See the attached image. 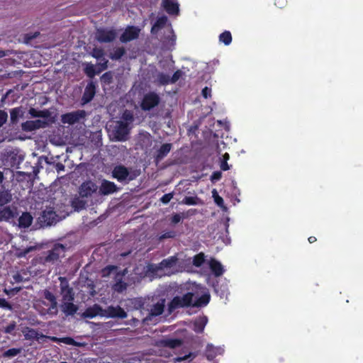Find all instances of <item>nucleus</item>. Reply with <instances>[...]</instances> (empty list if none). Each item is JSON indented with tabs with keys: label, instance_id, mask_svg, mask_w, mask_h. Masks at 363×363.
Wrapping results in <instances>:
<instances>
[{
	"label": "nucleus",
	"instance_id": "30",
	"mask_svg": "<svg viewBox=\"0 0 363 363\" xmlns=\"http://www.w3.org/2000/svg\"><path fill=\"white\" fill-rule=\"evenodd\" d=\"M209 267L211 272L216 277H220L224 272V269L222 264H220V262L216 259L211 260Z\"/></svg>",
	"mask_w": 363,
	"mask_h": 363
},
{
	"label": "nucleus",
	"instance_id": "3",
	"mask_svg": "<svg viewBox=\"0 0 363 363\" xmlns=\"http://www.w3.org/2000/svg\"><path fill=\"white\" fill-rule=\"evenodd\" d=\"M138 174L130 172L129 169L123 164H118L114 167L112 170V177L119 182H125L128 184L129 182L134 180Z\"/></svg>",
	"mask_w": 363,
	"mask_h": 363
},
{
	"label": "nucleus",
	"instance_id": "23",
	"mask_svg": "<svg viewBox=\"0 0 363 363\" xmlns=\"http://www.w3.org/2000/svg\"><path fill=\"white\" fill-rule=\"evenodd\" d=\"M162 6L170 15H175L179 13V5L174 3L173 0H162Z\"/></svg>",
	"mask_w": 363,
	"mask_h": 363
},
{
	"label": "nucleus",
	"instance_id": "2",
	"mask_svg": "<svg viewBox=\"0 0 363 363\" xmlns=\"http://www.w3.org/2000/svg\"><path fill=\"white\" fill-rule=\"evenodd\" d=\"M194 297V294L193 292H187L182 296H174L167 305L168 313L172 314L179 308L191 307Z\"/></svg>",
	"mask_w": 363,
	"mask_h": 363
},
{
	"label": "nucleus",
	"instance_id": "33",
	"mask_svg": "<svg viewBox=\"0 0 363 363\" xmlns=\"http://www.w3.org/2000/svg\"><path fill=\"white\" fill-rule=\"evenodd\" d=\"M210 295L208 294H204L199 297L196 300L192 301L191 307H203L206 306L210 301Z\"/></svg>",
	"mask_w": 363,
	"mask_h": 363
},
{
	"label": "nucleus",
	"instance_id": "24",
	"mask_svg": "<svg viewBox=\"0 0 363 363\" xmlns=\"http://www.w3.org/2000/svg\"><path fill=\"white\" fill-rule=\"evenodd\" d=\"M12 279L13 280L12 283H21L29 281L30 276L28 271L23 269L14 273L12 275Z\"/></svg>",
	"mask_w": 363,
	"mask_h": 363
},
{
	"label": "nucleus",
	"instance_id": "11",
	"mask_svg": "<svg viewBox=\"0 0 363 363\" xmlns=\"http://www.w3.org/2000/svg\"><path fill=\"white\" fill-rule=\"evenodd\" d=\"M48 125V123L45 121L37 119L35 121H26L22 123L21 128L26 132H32L40 128H46Z\"/></svg>",
	"mask_w": 363,
	"mask_h": 363
},
{
	"label": "nucleus",
	"instance_id": "25",
	"mask_svg": "<svg viewBox=\"0 0 363 363\" xmlns=\"http://www.w3.org/2000/svg\"><path fill=\"white\" fill-rule=\"evenodd\" d=\"M172 149L171 143H164L161 145V147L157 150L155 155V160L157 162L161 161L164 157H165L168 153L170 152Z\"/></svg>",
	"mask_w": 363,
	"mask_h": 363
},
{
	"label": "nucleus",
	"instance_id": "19",
	"mask_svg": "<svg viewBox=\"0 0 363 363\" xmlns=\"http://www.w3.org/2000/svg\"><path fill=\"white\" fill-rule=\"evenodd\" d=\"M183 341L177 338H164L160 340V345L162 347L175 349L182 346Z\"/></svg>",
	"mask_w": 363,
	"mask_h": 363
},
{
	"label": "nucleus",
	"instance_id": "26",
	"mask_svg": "<svg viewBox=\"0 0 363 363\" xmlns=\"http://www.w3.org/2000/svg\"><path fill=\"white\" fill-rule=\"evenodd\" d=\"M26 339H36L38 340L40 339H51L52 340L56 342L57 341V338L55 337H49L43 334H40L38 332L33 328L28 330V333L25 335Z\"/></svg>",
	"mask_w": 363,
	"mask_h": 363
},
{
	"label": "nucleus",
	"instance_id": "17",
	"mask_svg": "<svg viewBox=\"0 0 363 363\" xmlns=\"http://www.w3.org/2000/svg\"><path fill=\"white\" fill-rule=\"evenodd\" d=\"M119 188L114 182L104 179L99 187V194L106 196L117 192Z\"/></svg>",
	"mask_w": 363,
	"mask_h": 363
},
{
	"label": "nucleus",
	"instance_id": "36",
	"mask_svg": "<svg viewBox=\"0 0 363 363\" xmlns=\"http://www.w3.org/2000/svg\"><path fill=\"white\" fill-rule=\"evenodd\" d=\"M55 213L52 211H43L41 216V221L47 225H52L55 219Z\"/></svg>",
	"mask_w": 363,
	"mask_h": 363
},
{
	"label": "nucleus",
	"instance_id": "13",
	"mask_svg": "<svg viewBox=\"0 0 363 363\" xmlns=\"http://www.w3.org/2000/svg\"><path fill=\"white\" fill-rule=\"evenodd\" d=\"M96 85L94 82H90L86 86L81 99L82 106L91 102L96 94Z\"/></svg>",
	"mask_w": 363,
	"mask_h": 363
},
{
	"label": "nucleus",
	"instance_id": "37",
	"mask_svg": "<svg viewBox=\"0 0 363 363\" xmlns=\"http://www.w3.org/2000/svg\"><path fill=\"white\" fill-rule=\"evenodd\" d=\"M219 40L225 45H230L232 42V35L230 32L225 30L220 33L219 35Z\"/></svg>",
	"mask_w": 363,
	"mask_h": 363
},
{
	"label": "nucleus",
	"instance_id": "31",
	"mask_svg": "<svg viewBox=\"0 0 363 363\" xmlns=\"http://www.w3.org/2000/svg\"><path fill=\"white\" fill-rule=\"evenodd\" d=\"M28 113L34 118H48L51 116V113L48 109L37 110L34 108H30Z\"/></svg>",
	"mask_w": 363,
	"mask_h": 363
},
{
	"label": "nucleus",
	"instance_id": "6",
	"mask_svg": "<svg viewBox=\"0 0 363 363\" xmlns=\"http://www.w3.org/2000/svg\"><path fill=\"white\" fill-rule=\"evenodd\" d=\"M178 261L177 255L170 256L162 259L159 264L152 265L150 270L155 273L164 269H170L177 265Z\"/></svg>",
	"mask_w": 363,
	"mask_h": 363
},
{
	"label": "nucleus",
	"instance_id": "57",
	"mask_svg": "<svg viewBox=\"0 0 363 363\" xmlns=\"http://www.w3.org/2000/svg\"><path fill=\"white\" fill-rule=\"evenodd\" d=\"M201 95L205 99L210 98L211 96V89L208 86H205L202 89Z\"/></svg>",
	"mask_w": 363,
	"mask_h": 363
},
{
	"label": "nucleus",
	"instance_id": "42",
	"mask_svg": "<svg viewBox=\"0 0 363 363\" xmlns=\"http://www.w3.org/2000/svg\"><path fill=\"white\" fill-rule=\"evenodd\" d=\"M121 121H124L128 124L132 123L134 120L133 115L130 111L125 110L121 116Z\"/></svg>",
	"mask_w": 363,
	"mask_h": 363
},
{
	"label": "nucleus",
	"instance_id": "51",
	"mask_svg": "<svg viewBox=\"0 0 363 363\" xmlns=\"http://www.w3.org/2000/svg\"><path fill=\"white\" fill-rule=\"evenodd\" d=\"M175 236H176V232L174 230H170V231H167V232L162 233L160 236L159 239H160V240H162L167 239V238H174Z\"/></svg>",
	"mask_w": 363,
	"mask_h": 363
},
{
	"label": "nucleus",
	"instance_id": "55",
	"mask_svg": "<svg viewBox=\"0 0 363 363\" xmlns=\"http://www.w3.org/2000/svg\"><path fill=\"white\" fill-rule=\"evenodd\" d=\"M8 114L4 110H0V128L7 121Z\"/></svg>",
	"mask_w": 363,
	"mask_h": 363
},
{
	"label": "nucleus",
	"instance_id": "34",
	"mask_svg": "<svg viewBox=\"0 0 363 363\" xmlns=\"http://www.w3.org/2000/svg\"><path fill=\"white\" fill-rule=\"evenodd\" d=\"M126 52L123 47L116 48L109 55V57L113 60H119Z\"/></svg>",
	"mask_w": 363,
	"mask_h": 363
},
{
	"label": "nucleus",
	"instance_id": "20",
	"mask_svg": "<svg viewBox=\"0 0 363 363\" xmlns=\"http://www.w3.org/2000/svg\"><path fill=\"white\" fill-rule=\"evenodd\" d=\"M208 323L206 316H199L195 319L193 323V330L196 333H201L203 332L204 328Z\"/></svg>",
	"mask_w": 363,
	"mask_h": 363
},
{
	"label": "nucleus",
	"instance_id": "5",
	"mask_svg": "<svg viewBox=\"0 0 363 363\" xmlns=\"http://www.w3.org/2000/svg\"><path fill=\"white\" fill-rule=\"evenodd\" d=\"M160 101V98L157 94L151 91L146 94L142 100L140 106L143 111H150L157 106Z\"/></svg>",
	"mask_w": 363,
	"mask_h": 363
},
{
	"label": "nucleus",
	"instance_id": "22",
	"mask_svg": "<svg viewBox=\"0 0 363 363\" xmlns=\"http://www.w3.org/2000/svg\"><path fill=\"white\" fill-rule=\"evenodd\" d=\"M12 201V194L9 189H6L4 186L0 188V207H3Z\"/></svg>",
	"mask_w": 363,
	"mask_h": 363
},
{
	"label": "nucleus",
	"instance_id": "7",
	"mask_svg": "<svg viewBox=\"0 0 363 363\" xmlns=\"http://www.w3.org/2000/svg\"><path fill=\"white\" fill-rule=\"evenodd\" d=\"M117 36L116 31L113 29L100 28L96 34V39L101 43L113 42Z\"/></svg>",
	"mask_w": 363,
	"mask_h": 363
},
{
	"label": "nucleus",
	"instance_id": "60",
	"mask_svg": "<svg viewBox=\"0 0 363 363\" xmlns=\"http://www.w3.org/2000/svg\"><path fill=\"white\" fill-rule=\"evenodd\" d=\"M221 178V172L216 171L214 172L211 175V180L212 181H218Z\"/></svg>",
	"mask_w": 363,
	"mask_h": 363
},
{
	"label": "nucleus",
	"instance_id": "59",
	"mask_svg": "<svg viewBox=\"0 0 363 363\" xmlns=\"http://www.w3.org/2000/svg\"><path fill=\"white\" fill-rule=\"evenodd\" d=\"M182 220V216H180V214L179 213H175L174 215L172 216V218H171V223L172 224H177L179 223Z\"/></svg>",
	"mask_w": 363,
	"mask_h": 363
},
{
	"label": "nucleus",
	"instance_id": "54",
	"mask_svg": "<svg viewBox=\"0 0 363 363\" xmlns=\"http://www.w3.org/2000/svg\"><path fill=\"white\" fill-rule=\"evenodd\" d=\"M182 72L181 70L178 69L176 72H174L172 77H170L171 84H174L175 82H177L182 77Z\"/></svg>",
	"mask_w": 363,
	"mask_h": 363
},
{
	"label": "nucleus",
	"instance_id": "14",
	"mask_svg": "<svg viewBox=\"0 0 363 363\" xmlns=\"http://www.w3.org/2000/svg\"><path fill=\"white\" fill-rule=\"evenodd\" d=\"M104 316L108 318H125L127 317V313L121 306H110L104 310Z\"/></svg>",
	"mask_w": 363,
	"mask_h": 363
},
{
	"label": "nucleus",
	"instance_id": "50",
	"mask_svg": "<svg viewBox=\"0 0 363 363\" xmlns=\"http://www.w3.org/2000/svg\"><path fill=\"white\" fill-rule=\"evenodd\" d=\"M0 308L9 311L13 310L12 305L3 298H0Z\"/></svg>",
	"mask_w": 363,
	"mask_h": 363
},
{
	"label": "nucleus",
	"instance_id": "41",
	"mask_svg": "<svg viewBox=\"0 0 363 363\" xmlns=\"http://www.w3.org/2000/svg\"><path fill=\"white\" fill-rule=\"evenodd\" d=\"M133 308L135 310H141L144 308L145 303L141 298H133L130 301Z\"/></svg>",
	"mask_w": 363,
	"mask_h": 363
},
{
	"label": "nucleus",
	"instance_id": "56",
	"mask_svg": "<svg viewBox=\"0 0 363 363\" xmlns=\"http://www.w3.org/2000/svg\"><path fill=\"white\" fill-rule=\"evenodd\" d=\"M21 289H22L21 287H15V288L11 289H4V292L6 295H14V294L18 293L21 290Z\"/></svg>",
	"mask_w": 363,
	"mask_h": 363
},
{
	"label": "nucleus",
	"instance_id": "18",
	"mask_svg": "<svg viewBox=\"0 0 363 363\" xmlns=\"http://www.w3.org/2000/svg\"><path fill=\"white\" fill-rule=\"evenodd\" d=\"M60 307L66 316L74 315L78 310V306L69 301H62Z\"/></svg>",
	"mask_w": 363,
	"mask_h": 363
},
{
	"label": "nucleus",
	"instance_id": "62",
	"mask_svg": "<svg viewBox=\"0 0 363 363\" xmlns=\"http://www.w3.org/2000/svg\"><path fill=\"white\" fill-rule=\"evenodd\" d=\"M220 169L223 171H227L230 169V167L226 161H222L220 164Z\"/></svg>",
	"mask_w": 363,
	"mask_h": 363
},
{
	"label": "nucleus",
	"instance_id": "49",
	"mask_svg": "<svg viewBox=\"0 0 363 363\" xmlns=\"http://www.w3.org/2000/svg\"><path fill=\"white\" fill-rule=\"evenodd\" d=\"M16 328V323L15 321L11 322L9 325L4 328V333L6 334H11Z\"/></svg>",
	"mask_w": 363,
	"mask_h": 363
},
{
	"label": "nucleus",
	"instance_id": "35",
	"mask_svg": "<svg viewBox=\"0 0 363 363\" xmlns=\"http://www.w3.org/2000/svg\"><path fill=\"white\" fill-rule=\"evenodd\" d=\"M85 74L89 78H94V76L101 72V70H96L93 64L87 63L84 69Z\"/></svg>",
	"mask_w": 363,
	"mask_h": 363
},
{
	"label": "nucleus",
	"instance_id": "52",
	"mask_svg": "<svg viewBox=\"0 0 363 363\" xmlns=\"http://www.w3.org/2000/svg\"><path fill=\"white\" fill-rule=\"evenodd\" d=\"M173 196H174V194L172 192L165 194L161 197L160 201L164 204H167L171 201V199L173 198Z\"/></svg>",
	"mask_w": 363,
	"mask_h": 363
},
{
	"label": "nucleus",
	"instance_id": "61",
	"mask_svg": "<svg viewBox=\"0 0 363 363\" xmlns=\"http://www.w3.org/2000/svg\"><path fill=\"white\" fill-rule=\"evenodd\" d=\"M116 269H117V267L116 266H115V265H108L107 267H105V269L104 270V271H107L108 274H110L113 271L116 270Z\"/></svg>",
	"mask_w": 363,
	"mask_h": 363
},
{
	"label": "nucleus",
	"instance_id": "53",
	"mask_svg": "<svg viewBox=\"0 0 363 363\" xmlns=\"http://www.w3.org/2000/svg\"><path fill=\"white\" fill-rule=\"evenodd\" d=\"M104 50L101 48H94L92 51V57H94L96 59H100L104 55Z\"/></svg>",
	"mask_w": 363,
	"mask_h": 363
},
{
	"label": "nucleus",
	"instance_id": "48",
	"mask_svg": "<svg viewBox=\"0 0 363 363\" xmlns=\"http://www.w3.org/2000/svg\"><path fill=\"white\" fill-rule=\"evenodd\" d=\"M113 79V74L111 72H105L101 77V80L103 83L109 84Z\"/></svg>",
	"mask_w": 363,
	"mask_h": 363
},
{
	"label": "nucleus",
	"instance_id": "15",
	"mask_svg": "<svg viewBox=\"0 0 363 363\" xmlns=\"http://www.w3.org/2000/svg\"><path fill=\"white\" fill-rule=\"evenodd\" d=\"M17 208L16 206H3L0 207V222L9 221L10 219L17 216Z\"/></svg>",
	"mask_w": 363,
	"mask_h": 363
},
{
	"label": "nucleus",
	"instance_id": "4",
	"mask_svg": "<svg viewBox=\"0 0 363 363\" xmlns=\"http://www.w3.org/2000/svg\"><path fill=\"white\" fill-rule=\"evenodd\" d=\"M86 112L84 110H77L64 113L61 116V121L64 124L74 125L84 120Z\"/></svg>",
	"mask_w": 363,
	"mask_h": 363
},
{
	"label": "nucleus",
	"instance_id": "38",
	"mask_svg": "<svg viewBox=\"0 0 363 363\" xmlns=\"http://www.w3.org/2000/svg\"><path fill=\"white\" fill-rule=\"evenodd\" d=\"M157 80L161 85H167L171 84L170 77L164 73L160 72L157 76Z\"/></svg>",
	"mask_w": 363,
	"mask_h": 363
},
{
	"label": "nucleus",
	"instance_id": "63",
	"mask_svg": "<svg viewBox=\"0 0 363 363\" xmlns=\"http://www.w3.org/2000/svg\"><path fill=\"white\" fill-rule=\"evenodd\" d=\"M194 357H195V354H194L193 353L190 352L189 354L185 355L183 357L178 358V361L186 360V359H188L189 358L193 359Z\"/></svg>",
	"mask_w": 363,
	"mask_h": 363
},
{
	"label": "nucleus",
	"instance_id": "21",
	"mask_svg": "<svg viewBox=\"0 0 363 363\" xmlns=\"http://www.w3.org/2000/svg\"><path fill=\"white\" fill-rule=\"evenodd\" d=\"M104 310L98 304H94L93 306L86 309L84 316L89 318H93L99 315L104 316Z\"/></svg>",
	"mask_w": 363,
	"mask_h": 363
},
{
	"label": "nucleus",
	"instance_id": "28",
	"mask_svg": "<svg viewBox=\"0 0 363 363\" xmlns=\"http://www.w3.org/2000/svg\"><path fill=\"white\" fill-rule=\"evenodd\" d=\"M24 112L21 106L16 107L10 110V120L12 124L18 123L19 118L23 117Z\"/></svg>",
	"mask_w": 363,
	"mask_h": 363
},
{
	"label": "nucleus",
	"instance_id": "8",
	"mask_svg": "<svg viewBox=\"0 0 363 363\" xmlns=\"http://www.w3.org/2000/svg\"><path fill=\"white\" fill-rule=\"evenodd\" d=\"M60 293L62 296V301H73L74 299L73 289L69 286L65 277H60Z\"/></svg>",
	"mask_w": 363,
	"mask_h": 363
},
{
	"label": "nucleus",
	"instance_id": "39",
	"mask_svg": "<svg viewBox=\"0 0 363 363\" xmlns=\"http://www.w3.org/2000/svg\"><path fill=\"white\" fill-rule=\"evenodd\" d=\"M205 262V255L203 252L196 255L193 258V264L196 267H200Z\"/></svg>",
	"mask_w": 363,
	"mask_h": 363
},
{
	"label": "nucleus",
	"instance_id": "44",
	"mask_svg": "<svg viewBox=\"0 0 363 363\" xmlns=\"http://www.w3.org/2000/svg\"><path fill=\"white\" fill-rule=\"evenodd\" d=\"M212 195L214 199L215 203L219 207H223L224 206V201L223 199L220 196L216 189H213L212 191Z\"/></svg>",
	"mask_w": 363,
	"mask_h": 363
},
{
	"label": "nucleus",
	"instance_id": "27",
	"mask_svg": "<svg viewBox=\"0 0 363 363\" xmlns=\"http://www.w3.org/2000/svg\"><path fill=\"white\" fill-rule=\"evenodd\" d=\"M33 222V216L28 212L23 213L18 218V226L20 228H28Z\"/></svg>",
	"mask_w": 363,
	"mask_h": 363
},
{
	"label": "nucleus",
	"instance_id": "58",
	"mask_svg": "<svg viewBox=\"0 0 363 363\" xmlns=\"http://www.w3.org/2000/svg\"><path fill=\"white\" fill-rule=\"evenodd\" d=\"M34 249L33 247H27L26 249H23L22 250H21L18 253V257H25L30 251H32Z\"/></svg>",
	"mask_w": 363,
	"mask_h": 363
},
{
	"label": "nucleus",
	"instance_id": "16",
	"mask_svg": "<svg viewBox=\"0 0 363 363\" xmlns=\"http://www.w3.org/2000/svg\"><path fill=\"white\" fill-rule=\"evenodd\" d=\"M43 296L50 303V305L48 309V313L49 315H56L58 313V310L57 301L55 296L49 290L45 289L43 292Z\"/></svg>",
	"mask_w": 363,
	"mask_h": 363
},
{
	"label": "nucleus",
	"instance_id": "40",
	"mask_svg": "<svg viewBox=\"0 0 363 363\" xmlns=\"http://www.w3.org/2000/svg\"><path fill=\"white\" fill-rule=\"evenodd\" d=\"M21 348H11L4 352L2 357H13L17 356L21 352Z\"/></svg>",
	"mask_w": 363,
	"mask_h": 363
},
{
	"label": "nucleus",
	"instance_id": "12",
	"mask_svg": "<svg viewBox=\"0 0 363 363\" xmlns=\"http://www.w3.org/2000/svg\"><path fill=\"white\" fill-rule=\"evenodd\" d=\"M129 134L128 124L124 121H117L115 127V137L118 141H125Z\"/></svg>",
	"mask_w": 363,
	"mask_h": 363
},
{
	"label": "nucleus",
	"instance_id": "9",
	"mask_svg": "<svg viewBox=\"0 0 363 363\" xmlns=\"http://www.w3.org/2000/svg\"><path fill=\"white\" fill-rule=\"evenodd\" d=\"M140 30L136 26H128L120 37V41L125 43L131 40H135L139 37Z\"/></svg>",
	"mask_w": 363,
	"mask_h": 363
},
{
	"label": "nucleus",
	"instance_id": "47",
	"mask_svg": "<svg viewBox=\"0 0 363 363\" xmlns=\"http://www.w3.org/2000/svg\"><path fill=\"white\" fill-rule=\"evenodd\" d=\"M167 21V18L165 16H160L157 18L156 21L155 22V27H157L159 28H162L164 27Z\"/></svg>",
	"mask_w": 363,
	"mask_h": 363
},
{
	"label": "nucleus",
	"instance_id": "10",
	"mask_svg": "<svg viewBox=\"0 0 363 363\" xmlns=\"http://www.w3.org/2000/svg\"><path fill=\"white\" fill-rule=\"evenodd\" d=\"M98 186L96 184L89 180L83 182L79 189V194L82 198H88L92 196V194L96 192Z\"/></svg>",
	"mask_w": 363,
	"mask_h": 363
},
{
	"label": "nucleus",
	"instance_id": "32",
	"mask_svg": "<svg viewBox=\"0 0 363 363\" xmlns=\"http://www.w3.org/2000/svg\"><path fill=\"white\" fill-rule=\"evenodd\" d=\"M87 201L81 197H74L71 201L72 207L77 211H79L86 208Z\"/></svg>",
	"mask_w": 363,
	"mask_h": 363
},
{
	"label": "nucleus",
	"instance_id": "43",
	"mask_svg": "<svg viewBox=\"0 0 363 363\" xmlns=\"http://www.w3.org/2000/svg\"><path fill=\"white\" fill-rule=\"evenodd\" d=\"M199 199L197 196H186L182 201V203L186 205H196L199 203Z\"/></svg>",
	"mask_w": 363,
	"mask_h": 363
},
{
	"label": "nucleus",
	"instance_id": "46",
	"mask_svg": "<svg viewBox=\"0 0 363 363\" xmlns=\"http://www.w3.org/2000/svg\"><path fill=\"white\" fill-rule=\"evenodd\" d=\"M127 288V284L122 280L118 281L113 286V289L117 292H122Z\"/></svg>",
	"mask_w": 363,
	"mask_h": 363
},
{
	"label": "nucleus",
	"instance_id": "45",
	"mask_svg": "<svg viewBox=\"0 0 363 363\" xmlns=\"http://www.w3.org/2000/svg\"><path fill=\"white\" fill-rule=\"evenodd\" d=\"M206 355L208 359L212 360L216 355L215 348L212 345H208L206 350Z\"/></svg>",
	"mask_w": 363,
	"mask_h": 363
},
{
	"label": "nucleus",
	"instance_id": "29",
	"mask_svg": "<svg viewBox=\"0 0 363 363\" xmlns=\"http://www.w3.org/2000/svg\"><path fill=\"white\" fill-rule=\"evenodd\" d=\"M164 299H161L160 301L152 306L150 311V316H158L162 314L164 308Z\"/></svg>",
	"mask_w": 363,
	"mask_h": 363
},
{
	"label": "nucleus",
	"instance_id": "1",
	"mask_svg": "<svg viewBox=\"0 0 363 363\" xmlns=\"http://www.w3.org/2000/svg\"><path fill=\"white\" fill-rule=\"evenodd\" d=\"M67 247L61 243H55L48 250L42 252L34 259L35 264L44 267L57 265L61 259L65 257Z\"/></svg>",
	"mask_w": 363,
	"mask_h": 363
},
{
	"label": "nucleus",
	"instance_id": "64",
	"mask_svg": "<svg viewBox=\"0 0 363 363\" xmlns=\"http://www.w3.org/2000/svg\"><path fill=\"white\" fill-rule=\"evenodd\" d=\"M56 170H57V172H60V171H64L65 170V165L62 164V163L58 162L56 164Z\"/></svg>",
	"mask_w": 363,
	"mask_h": 363
}]
</instances>
